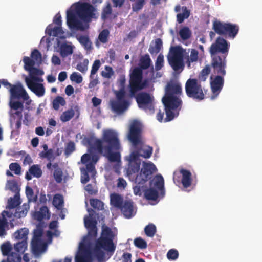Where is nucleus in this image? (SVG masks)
Segmentation results:
<instances>
[{
  "instance_id": "obj_7",
  "label": "nucleus",
  "mask_w": 262,
  "mask_h": 262,
  "mask_svg": "<svg viewBox=\"0 0 262 262\" xmlns=\"http://www.w3.org/2000/svg\"><path fill=\"white\" fill-rule=\"evenodd\" d=\"M187 96L198 101L204 99L206 91L202 88L200 82L196 78L188 79L185 85Z\"/></svg>"
},
{
  "instance_id": "obj_33",
  "label": "nucleus",
  "mask_w": 262,
  "mask_h": 262,
  "mask_svg": "<svg viewBox=\"0 0 262 262\" xmlns=\"http://www.w3.org/2000/svg\"><path fill=\"white\" fill-rule=\"evenodd\" d=\"M162 41L160 38L155 39V46H150L149 48V52L151 55L158 54L162 48Z\"/></svg>"
},
{
  "instance_id": "obj_39",
  "label": "nucleus",
  "mask_w": 262,
  "mask_h": 262,
  "mask_svg": "<svg viewBox=\"0 0 262 262\" xmlns=\"http://www.w3.org/2000/svg\"><path fill=\"white\" fill-rule=\"evenodd\" d=\"M53 168L55 169L53 176L56 181L58 183H60L62 180V171L61 169L59 167L57 163H54L53 165Z\"/></svg>"
},
{
  "instance_id": "obj_4",
  "label": "nucleus",
  "mask_w": 262,
  "mask_h": 262,
  "mask_svg": "<svg viewBox=\"0 0 262 262\" xmlns=\"http://www.w3.org/2000/svg\"><path fill=\"white\" fill-rule=\"evenodd\" d=\"M230 43L223 37H218L211 45L209 52L211 57V66L216 71H224L227 67V57L228 55Z\"/></svg>"
},
{
  "instance_id": "obj_6",
  "label": "nucleus",
  "mask_w": 262,
  "mask_h": 262,
  "mask_svg": "<svg viewBox=\"0 0 262 262\" xmlns=\"http://www.w3.org/2000/svg\"><path fill=\"white\" fill-rule=\"evenodd\" d=\"M151 64V60L148 54L142 56L140 59L139 67L135 68L129 75L128 88L132 94L138 90H142L148 84V80H143V70L148 69Z\"/></svg>"
},
{
  "instance_id": "obj_9",
  "label": "nucleus",
  "mask_w": 262,
  "mask_h": 262,
  "mask_svg": "<svg viewBox=\"0 0 262 262\" xmlns=\"http://www.w3.org/2000/svg\"><path fill=\"white\" fill-rule=\"evenodd\" d=\"M212 28L217 34L232 39L236 37L239 30V26L236 24L217 20L213 23Z\"/></svg>"
},
{
  "instance_id": "obj_48",
  "label": "nucleus",
  "mask_w": 262,
  "mask_h": 262,
  "mask_svg": "<svg viewBox=\"0 0 262 262\" xmlns=\"http://www.w3.org/2000/svg\"><path fill=\"white\" fill-rule=\"evenodd\" d=\"M199 52L198 51L194 49H192L191 50L190 57L188 58L187 63L188 66L190 67V63L191 62H196L199 58Z\"/></svg>"
},
{
  "instance_id": "obj_38",
  "label": "nucleus",
  "mask_w": 262,
  "mask_h": 262,
  "mask_svg": "<svg viewBox=\"0 0 262 262\" xmlns=\"http://www.w3.org/2000/svg\"><path fill=\"white\" fill-rule=\"evenodd\" d=\"M211 64L206 65L205 67L201 71L198 78L202 81H205L208 77V75L211 72Z\"/></svg>"
},
{
  "instance_id": "obj_41",
  "label": "nucleus",
  "mask_w": 262,
  "mask_h": 262,
  "mask_svg": "<svg viewBox=\"0 0 262 262\" xmlns=\"http://www.w3.org/2000/svg\"><path fill=\"white\" fill-rule=\"evenodd\" d=\"M73 47L67 44H63L60 48V54L62 57H65L73 53Z\"/></svg>"
},
{
  "instance_id": "obj_49",
  "label": "nucleus",
  "mask_w": 262,
  "mask_h": 262,
  "mask_svg": "<svg viewBox=\"0 0 262 262\" xmlns=\"http://www.w3.org/2000/svg\"><path fill=\"white\" fill-rule=\"evenodd\" d=\"M91 205L95 209L102 210L104 209V203L97 199H91L90 200Z\"/></svg>"
},
{
  "instance_id": "obj_35",
  "label": "nucleus",
  "mask_w": 262,
  "mask_h": 262,
  "mask_svg": "<svg viewBox=\"0 0 262 262\" xmlns=\"http://www.w3.org/2000/svg\"><path fill=\"white\" fill-rule=\"evenodd\" d=\"M27 248V241L24 240L20 242H18L14 245V249L16 252V253L19 254L21 256L23 254Z\"/></svg>"
},
{
  "instance_id": "obj_56",
  "label": "nucleus",
  "mask_w": 262,
  "mask_h": 262,
  "mask_svg": "<svg viewBox=\"0 0 262 262\" xmlns=\"http://www.w3.org/2000/svg\"><path fill=\"white\" fill-rule=\"evenodd\" d=\"M105 70L106 71H102L101 75L102 77L105 78H110L114 74V72L112 67L106 66L105 67Z\"/></svg>"
},
{
  "instance_id": "obj_55",
  "label": "nucleus",
  "mask_w": 262,
  "mask_h": 262,
  "mask_svg": "<svg viewBox=\"0 0 262 262\" xmlns=\"http://www.w3.org/2000/svg\"><path fill=\"white\" fill-rule=\"evenodd\" d=\"M89 61L85 59L83 60V62H79L76 66V69L80 72L84 73L88 70V66Z\"/></svg>"
},
{
  "instance_id": "obj_34",
  "label": "nucleus",
  "mask_w": 262,
  "mask_h": 262,
  "mask_svg": "<svg viewBox=\"0 0 262 262\" xmlns=\"http://www.w3.org/2000/svg\"><path fill=\"white\" fill-rule=\"evenodd\" d=\"M63 197L60 194H56L54 195L53 199V205L57 209H61L63 206Z\"/></svg>"
},
{
  "instance_id": "obj_30",
  "label": "nucleus",
  "mask_w": 262,
  "mask_h": 262,
  "mask_svg": "<svg viewBox=\"0 0 262 262\" xmlns=\"http://www.w3.org/2000/svg\"><path fill=\"white\" fill-rule=\"evenodd\" d=\"M46 32L49 35H53L54 37L57 36L58 35L63 34V32L62 30L61 26H57L52 28L51 25H49L46 30Z\"/></svg>"
},
{
  "instance_id": "obj_53",
  "label": "nucleus",
  "mask_w": 262,
  "mask_h": 262,
  "mask_svg": "<svg viewBox=\"0 0 262 262\" xmlns=\"http://www.w3.org/2000/svg\"><path fill=\"white\" fill-rule=\"evenodd\" d=\"M43 234L42 227L38 225L36 229L34 230L33 237L32 240H42L41 237Z\"/></svg>"
},
{
  "instance_id": "obj_45",
  "label": "nucleus",
  "mask_w": 262,
  "mask_h": 262,
  "mask_svg": "<svg viewBox=\"0 0 262 262\" xmlns=\"http://www.w3.org/2000/svg\"><path fill=\"white\" fill-rule=\"evenodd\" d=\"M66 104L64 99L61 96L56 97L52 101L53 108L55 110H58L60 105L64 106Z\"/></svg>"
},
{
  "instance_id": "obj_18",
  "label": "nucleus",
  "mask_w": 262,
  "mask_h": 262,
  "mask_svg": "<svg viewBox=\"0 0 262 262\" xmlns=\"http://www.w3.org/2000/svg\"><path fill=\"white\" fill-rule=\"evenodd\" d=\"M88 211L89 212L90 217H84V225L88 229L89 235L91 237H95L97 235V221L92 217L94 211L92 209H88Z\"/></svg>"
},
{
  "instance_id": "obj_14",
  "label": "nucleus",
  "mask_w": 262,
  "mask_h": 262,
  "mask_svg": "<svg viewBox=\"0 0 262 262\" xmlns=\"http://www.w3.org/2000/svg\"><path fill=\"white\" fill-rule=\"evenodd\" d=\"M157 170L156 166L151 162H143V167L135 179L136 183L143 185L150 178L151 176Z\"/></svg>"
},
{
  "instance_id": "obj_52",
  "label": "nucleus",
  "mask_w": 262,
  "mask_h": 262,
  "mask_svg": "<svg viewBox=\"0 0 262 262\" xmlns=\"http://www.w3.org/2000/svg\"><path fill=\"white\" fill-rule=\"evenodd\" d=\"M134 245L138 248L144 249L147 248L146 242L141 237H137L134 239Z\"/></svg>"
},
{
  "instance_id": "obj_42",
  "label": "nucleus",
  "mask_w": 262,
  "mask_h": 262,
  "mask_svg": "<svg viewBox=\"0 0 262 262\" xmlns=\"http://www.w3.org/2000/svg\"><path fill=\"white\" fill-rule=\"evenodd\" d=\"M140 164L141 161L128 163L127 172L130 174L138 172L140 170Z\"/></svg>"
},
{
  "instance_id": "obj_29",
  "label": "nucleus",
  "mask_w": 262,
  "mask_h": 262,
  "mask_svg": "<svg viewBox=\"0 0 262 262\" xmlns=\"http://www.w3.org/2000/svg\"><path fill=\"white\" fill-rule=\"evenodd\" d=\"M144 196L148 200L156 201L159 196L158 192L155 189L150 188L145 190Z\"/></svg>"
},
{
  "instance_id": "obj_23",
  "label": "nucleus",
  "mask_w": 262,
  "mask_h": 262,
  "mask_svg": "<svg viewBox=\"0 0 262 262\" xmlns=\"http://www.w3.org/2000/svg\"><path fill=\"white\" fill-rule=\"evenodd\" d=\"M134 149L137 150L140 157L145 158H149L152 153V148L150 146H146L144 144L143 141L140 145L136 147H133Z\"/></svg>"
},
{
  "instance_id": "obj_50",
  "label": "nucleus",
  "mask_w": 262,
  "mask_h": 262,
  "mask_svg": "<svg viewBox=\"0 0 262 262\" xmlns=\"http://www.w3.org/2000/svg\"><path fill=\"white\" fill-rule=\"evenodd\" d=\"M79 42L87 50L91 49V44L89 37L86 36H80L78 38Z\"/></svg>"
},
{
  "instance_id": "obj_5",
  "label": "nucleus",
  "mask_w": 262,
  "mask_h": 262,
  "mask_svg": "<svg viewBox=\"0 0 262 262\" xmlns=\"http://www.w3.org/2000/svg\"><path fill=\"white\" fill-rule=\"evenodd\" d=\"M115 235L112 229L108 227L103 228L101 235L96 240L92 249V253L99 262L103 260L105 256L104 251L113 254L116 246L113 240Z\"/></svg>"
},
{
  "instance_id": "obj_40",
  "label": "nucleus",
  "mask_w": 262,
  "mask_h": 262,
  "mask_svg": "<svg viewBox=\"0 0 262 262\" xmlns=\"http://www.w3.org/2000/svg\"><path fill=\"white\" fill-rule=\"evenodd\" d=\"M183 12L178 13L177 15V21L179 24L182 23L185 19L189 17L190 15V12L187 9V7L184 6L182 7Z\"/></svg>"
},
{
  "instance_id": "obj_28",
  "label": "nucleus",
  "mask_w": 262,
  "mask_h": 262,
  "mask_svg": "<svg viewBox=\"0 0 262 262\" xmlns=\"http://www.w3.org/2000/svg\"><path fill=\"white\" fill-rule=\"evenodd\" d=\"M4 213L8 214V212L4 211L2 213L3 217H0V237H4L7 234L6 228L8 226L7 220L3 214Z\"/></svg>"
},
{
  "instance_id": "obj_61",
  "label": "nucleus",
  "mask_w": 262,
  "mask_h": 262,
  "mask_svg": "<svg viewBox=\"0 0 262 262\" xmlns=\"http://www.w3.org/2000/svg\"><path fill=\"white\" fill-rule=\"evenodd\" d=\"M9 169L15 174L19 175L21 173V167L17 163H12L9 165Z\"/></svg>"
},
{
  "instance_id": "obj_17",
  "label": "nucleus",
  "mask_w": 262,
  "mask_h": 262,
  "mask_svg": "<svg viewBox=\"0 0 262 262\" xmlns=\"http://www.w3.org/2000/svg\"><path fill=\"white\" fill-rule=\"evenodd\" d=\"M10 93L11 99H19L21 98L24 100H27L29 98L27 93L20 82L13 85L10 89Z\"/></svg>"
},
{
  "instance_id": "obj_26",
  "label": "nucleus",
  "mask_w": 262,
  "mask_h": 262,
  "mask_svg": "<svg viewBox=\"0 0 262 262\" xmlns=\"http://www.w3.org/2000/svg\"><path fill=\"white\" fill-rule=\"evenodd\" d=\"M48 215V218L50 217L49 210L46 206H42L39 211H36L33 214L34 219L38 221H41Z\"/></svg>"
},
{
  "instance_id": "obj_63",
  "label": "nucleus",
  "mask_w": 262,
  "mask_h": 262,
  "mask_svg": "<svg viewBox=\"0 0 262 262\" xmlns=\"http://www.w3.org/2000/svg\"><path fill=\"white\" fill-rule=\"evenodd\" d=\"M9 105L12 109L17 110L19 109L23 110V103L19 101H13L11 100L9 102Z\"/></svg>"
},
{
  "instance_id": "obj_15",
  "label": "nucleus",
  "mask_w": 262,
  "mask_h": 262,
  "mask_svg": "<svg viewBox=\"0 0 262 262\" xmlns=\"http://www.w3.org/2000/svg\"><path fill=\"white\" fill-rule=\"evenodd\" d=\"M12 246L9 242H5L1 245V251L4 256H7V260H3L2 262H21V255L15 252H12Z\"/></svg>"
},
{
  "instance_id": "obj_62",
  "label": "nucleus",
  "mask_w": 262,
  "mask_h": 262,
  "mask_svg": "<svg viewBox=\"0 0 262 262\" xmlns=\"http://www.w3.org/2000/svg\"><path fill=\"white\" fill-rule=\"evenodd\" d=\"M179 256L178 251L175 249L169 250L167 253V258L169 260H176Z\"/></svg>"
},
{
  "instance_id": "obj_13",
  "label": "nucleus",
  "mask_w": 262,
  "mask_h": 262,
  "mask_svg": "<svg viewBox=\"0 0 262 262\" xmlns=\"http://www.w3.org/2000/svg\"><path fill=\"white\" fill-rule=\"evenodd\" d=\"M127 138L133 147H136L141 144L142 128L141 124L138 121L135 120L130 125Z\"/></svg>"
},
{
  "instance_id": "obj_20",
  "label": "nucleus",
  "mask_w": 262,
  "mask_h": 262,
  "mask_svg": "<svg viewBox=\"0 0 262 262\" xmlns=\"http://www.w3.org/2000/svg\"><path fill=\"white\" fill-rule=\"evenodd\" d=\"M47 249V244L42 240H32L31 249L35 255L44 253Z\"/></svg>"
},
{
  "instance_id": "obj_47",
  "label": "nucleus",
  "mask_w": 262,
  "mask_h": 262,
  "mask_svg": "<svg viewBox=\"0 0 262 262\" xmlns=\"http://www.w3.org/2000/svg\"><path fill=\"white\" fill-rule=\"evenodd\" d=\"M24 62V69L28 71L32 69L35 64V61L29 57L25 56L23 58Z\"/></svg>"
},
{
  "instance_id": "obj_57",
  "label": "nucleus",
  "mask_w": 262,
  "mask_h": 262,
  "mask_svg": "<svg viewBox=\"0 0 262 262\" xmlns=\"http://www.w3.org/2000/svg\"><path fill=\"white\" fill-rule=\"evenodd\" d=\"M70 78L72 81L75 82L77 84L81 83L83 80L82 76L75 72L72 73L70 76Z\"/></svg>"
},
{
  "instance_id": "obj_12",
  "label": "nucleus",
  "mask_w": 262,
  "mask_h": 262,
  "mask_svg": "<svg viewBox=\"0 0 262 262\" xmlns=\"http://www.w3.org/2000/svg\"><path fill=\"white\" fill-rule=\"evenodd\" d=\"M169 65L175 71H182L184 67L183 55L181 50L178 47H173L171 53L167 56Z\"/></svg>"
},
{
  "instance_id": "obj_60",
  "label": "nucleus",
  "mask_w": 262,
  "mask_h": 262,
  "mask_svg": "<svg viewBox=\"0 0 262 262\" xmlns=\"http://www.w3.org/2000/svg\"><path fill=\"white\" fill-rule=\"evenodd\" d=\"M31 57L35 61H41L42 56L40 52L37 49H34L32 51Z\"/></svg>"
},
{
  "instance_id": "obj_8",
  "label": "nucleus",
  "mask_w": 262,
  "mask_h": 262,
  "mask_svg": "<svg viewBox=\"0 0 262 262\" xmlns=\"http://www.w3.org/2000/svg\"><path fill=\"white\" fill-rule=\"evenodd\" d=\"M129 90L130 96L135 98L136 102L140 108L150 114L154 113V97L153 96L145 92H140L137 94V93L140 90L137 91L133 95L130 92V88H129Z\"/></svg>"
},
{
  "instance_id": "obj_21",
  "label": "nucleus",
  "mask_w": 262,
  "mask_h": 262,
  "mask_svg": "<svg viewBox=\"0 0 262 262\" xmlns=\"http://www.w3.org/2000/svg\"><path fill=\"white\" fill-rule=\"evenodd\" d=\"M120 209L124 216L128 219L132 217L135 214L133 202L131 200H125Z\"/></svg>"
},
{
  "instance_id": "obj_44",
  "label": "nucleus",
  "mask_w": 262,
  "mask_h": 262,
  "mask_svg": "<svg viewBox=\"0 0 262 262\" xmlns=\"http://www.w3.org/2000/svg\"><path fill=\"white\" fill-rule=\"evenodd\" d=\"M156 227L152 223L149 224L144 228L145 233L148 237H153L156 234Z\"/></svg>"
},
{
  "instance_id": "obj_36",
  "label": "nucleus",
  "mask_w": 262,
  "mask_h": 262,
  "mask_svg": "<svg viewBox=\"0 0 262 262\" xmlns=\"http://www.w3.org/2000/svg\"><path fill=\"white\" fill-rule=\"evenodd\" d=\"M75 115V111L73 108L69 109L63 112L60 117V119L62 122L70 121Z\"/></svg>"
},
{
  "instance_id": "obj_27",
  "label": "nucleus",
  "mask_w": 262,
  "mask_h": 262,
  "mask_svg": "<svg viewBox=\"0 0 262 262\" xmlns=\"http://www.w3.org/2000/svg\"><path fill=\"white\" fill-rule=\"evenodd\" d=\"M30 208L29 203H24L19 207H17L14 214V216L17 218H21L26 216Z\"/></svg>"
},
{
  "instance_id": "obj_24",
  "label": "nucleus",
  "mask_w": 262,
  "mask_h": 262,
  "mask_svg": "<svg viewBox=\"0 0 262 262\" xmlns=\"http://www.w3.org/2000/svg\"><path fill=\"white\" fill-rule=\"evenodd\" d=\"M153 186L158 189L160 194L163 196L164 191V181L163 177L161 175H157L152 180Z\"/></svg>"
},
{
  "instance_id": "obj_31",
  "label": "nucleus",
  "mask_w": 262,
  "mask_h": 262,
  "mask_svg": "<svg viewBox=\"0 0 262 262\" xmlns=\"http://www.w3.org/2000/svg\"><path fill=\"white\" fill-rule=\"evenodd\" d=\"M29 233V230L26 228H21L19 230H17L14 233V236L15 239L27 241L28 238V235Z\"/></svg>"
},
{
  "instance_id": "obj_11",
  "label": "nucleus",
  "mask_w": 262,
  "mask_h": 262,
  "mask_svg": "<svg viewBox=\"0 0 262 262\" xmlns=\"http://www.w3.org/2000/svg\"><path fill=\"white\" fill-rule=\"evenodd\" d=\"M213 70V72L216 75L213 78L212 76H211V81L210 82V85L212 95L211 98L215 99L217 95L219 94L220 92L223 89L224 84V77L226 74V68H224V72H221L217 71L214 68H211Z\"/></svg>"
},
{
  "instance_id": "obj_19",
  "label": "nucleus",
  "mask_w": 262,
  "mask_h": 262,
  "mask_svg": "<svg viewBox=\"0 0 262 262\" xmlns=\"http://www.w3.org/2000/svg\"><path fill=\"white\" fill-rule=\"evenodd\" d=\"M81 182L82 184H86L90 180L88 173H90L92 177H94L96 172L95 165L92 162H89L86 164V168H81Z\"/></svg>"
},
{
  "instance_id": "obj_16",
  "label": "nucleus",
  "mask_w": 262,
  "mask_h": 262,
  "mask_svg": "<svg viewBox=\"0 0 262 262\" xmlns=\"http://www.w3.org/2000/svg\"><path fill=\"white\" fill-rule=\"evenodd\" d=\"M26 82L28 87L39 97L42 96L45 92L43 85L40 83H36V82H40L42 81L41 78L37 76H32L31 78H26Z\"/></svg>"
},
{
  "instance_id": "obj_43",
  "label": "nucleus",
  "mask_w": 262,
  "mask_h": 262,
  "mask_svg": "<svg viewBox=\"0 0 262 262\" xmlns=\"http://www.w3.org/2000/svg\"><path fill=\"white\" fill-rule=\"evenodd\" d=\"M179 35L183 40H187L191 37V32L188 27H183L180 30Z\"/></svg>"
},
{
  "instance_id": "obj_2",
  "label": "nucleus",
  "mask_w": 262,
  "mask_h": 262,
  "mask_svg": "<svg viewBox=\"0 0 262 262\" xmlns=\"http://www.w3.org/2000/svg\"><path fill=\"white\" fill-rule=\"evenodd\" d=\"M182 93V86L180 82L174 81L168 82L165 89V94L162 98V102L165 107L166 113L165 121H170L179 115L182 101L177 95Z\"/></svg>"
},
{
  "instance_id": "obj_22",
  "label": "nucleus",
  "mask_w": 262,
  "mask_h": 262,
  "mask_svg": "<svg viewBox=\"0 0 262 262\" xmlns=\"http://www.w3.org/2000/svg\"><path fill=\"white\" fill-rule=\"evenodd\" d=\"M182 174L181 182L184 188H187L189 187L192 184V174L191 172L185 169H181L180 171Z\"/></svg>"
},
{
  "instance_id": "obj_46",
  "label": "nucleus",
  "mask_w": 262,
  "mask_h": 262,
  "mask_svg": "<svg viewBox=\"0 0 262 262\" xmlns=\"http://www.w3.org/2000/svg\"><path fill=\"white\" fill-rule=\"evenodd\" d=\"M135 150L131 152L128 156L126 157V159L128 161V163H133L136 162H140L139 157H140L137 150Z\"/></svg>"
},
{
  "instance_id": "obj_10",
  "label": "nucleus",
  "mask_w": 262,
  "mask_h": 262,
  "mask_svg": "<svg viewBox=\"0 0 262 262\" xmlns=\"http://www.w3.org/2000/svg\"><path fill=\"white\" fill-rule=\"evenodd\" d=\"M114 94L116 99L110 101V106L113 112L121 114L128 108L129 103L125 99V95L122 90L115 91Z\"/></svg>"
},
{
  "instance_id": "obj_54",
  "label": "nucleus",
  "mask_w": 262,
  "mask_h": 262,
  "mask_svg": "<svg viewBox=\"0 0 262 262\" xmlns=\"http://www.w3.org/2000/svg\"><path fill=\"white\" fill-rule=\"evenodd\" d=\"M75 150V145L73 141H70L67 144L65 150L64 154L68 157Z\"/></svg>"
},
{
  "instance_id": "obj_25",
  "label": "nucleus",
  "mask_w": 262,
  "mask_h": 262,
  "mask_svg": "<svg viewBox=\"0 0 262 262\" xmlns=\"http://www.w3.org/2000/svg\"><path fill=\"white\" fill-rule=\"evenodd\" d=\"M110 202L114 207L120 209L124 201H123V198L120 194L114 193L110 195Z\"/></svg>"
},
{
  "instance_id": "obj_58",
  "label": "nucleus",
  "mask_w": 262,
  "mask_h": 262,
  "mask_svg": "<svg viewBox=\"0 0 262 262\" xmlns=\"http://www.w3.org/2000/svg\"><path fill=\"white\" fill-rule=\"evenodd\" d=\"M108 35L109 31L107 29H104L100 33L98 38L102 43H105L108 41Z\"/></svg>"
},
{
  "instance_id": "obj_59",
  "label": "nucleus",
  "mask_w": 262,
  "mask_h": 262,
  "mask_svg": "<svg viewBox=\"0 0 262 262\" xmlns=\"http://www.w3.org/2000/svg\"><path fill=\"white\" fill-rule=\"evenodd\" d=\"M101 66V63L99 60L97 59L94 61L92 69L91 71V75H90V78H93V75H95L99 70L100 67Z\"/></svg>"
},
{
  "instance_id": "obj_1",
  "label": "nucleus",
  "mask_w": 262,
  "mask_h": 262,
  "mask_svg": "<svg viewBox=\"0 0 262 262\" xmlns=\"http://www.w3.org/2000/svg\"><path fill=\"white\" fill-rule=\"evenodd\" d=\"M94 149L106 157L111 162L121 161L122 147L118 133L112 129L103 132L101 139H96L93 144Z\"/></svg>"
},
{
  "instance_id": "obj_37",
  "label": "nucleus",
  "mask_w": 262,
  "mask_h": 262,
  "mask_svg": "<svg viewBox=\"0 0 262 262\" xmlns=\"http://www.w3.org/2000/svg\"><path fill=\"white\" fill-rule=\"evenodd\" d=\"M29 171L34 177L39 178L41 177L42 171L40 165L34 164L32 165L29 169Z\"/></svg>"
},
{
  "instance_id": "obj_51",
  "label": "nucleus",
  "mask_w": 262,
  "mask_h": 262,
  "mask_svg": "<svg viewBox=\"0 0 262 262\" xmlns=\"http://www.w3.org/2000/svg\"><path fill=\"white\" fill-rule=\"evenodd\" d=\"M39 156L42 158H47L50 161L55 159L54 150L52 149H49L47 151H41L39 154Z\"/></svg>"
},
{
  "instance_id": "obj_32",
  "label": "nucleus",
  "mask_w": 262,
  "mask_h": 262,
  "mask_svg": "<svg viewBox=\"0 0 262 262\" xmlns=\"http://www.w3.org/2000/svg\"><path fill=\"white\" fill-rule=\"evenodd\" d=\"M21 203L19 194H15L13 198L8 200L7 207L9 209H13L17 207Z\"/></svg>"
},
{
  "instance_id": "obj_3",
  "label": "nucleus",
  "mask_w": 262,
  "mask_h": 262,
  "mask_svg": "<svg viewBox=\"0 0 262 262\" xmlns=\"http://www.w3.org/2000/svg\"><path fill=\"white\" fill-rule=\"evenodd\" d=\"M74 9L67 11V23L69 28L81 31L85 28L81 21L89 23L95 17L94 7L86 2H77L74 4Z\"/></svg>"
},
{
  "instance_id": "obj_64",
  "label": "nucleus",
  "mask_w": 262,
  "mask_h": 262,
  "mask_svg": "<svg viewBox=\"0 0 262 262\" xmlns=\"http://www.w3.org/2000/svg\"><path fill=\"white\" fill-rule=\"evenodd\" d=\"M164 58L163 56L159 55L156 61L155 68L157 71L160 70L163 66Z\"/></svg>"
}]
</instances>
